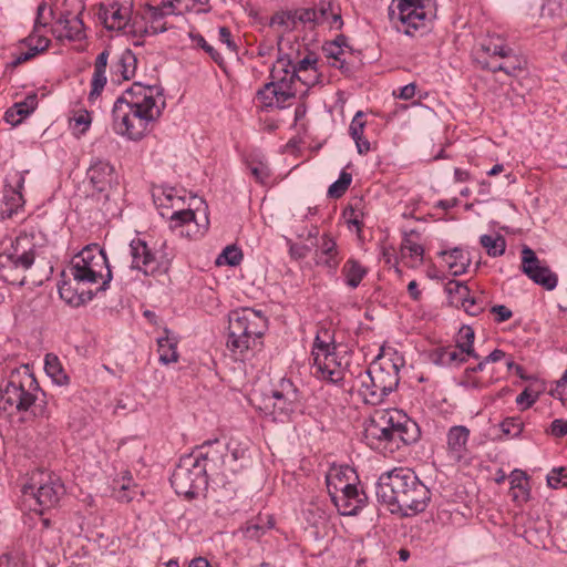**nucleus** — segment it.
I'll use <instances>...</instances> for the list:
<instances>
[{"mask_svg": "<svg viewBox=\"0 0 567 567\" xmlns=\"http://www.w3.org/2000/svg\"><path fill=\"white\" fill-rule=\"evenodd\" d=\"M164 106L165 101L158 86L136 82L114 102L113 130L131 141H140L153 130Z\"/></svg>", "mask_w": 567, "mask_h": 567, "instance_id": "obj_1", "label": "nucleus"}, {"mask_svg": "<svg viewBox=\"0 0 567 567\" xmlns=\"http://www.w3.org/2000/svg\"><path fill=\"white\" fill-rule=\"evenodd\" d=\"M72 280L59 286V295L66 303L79 307L100 292L105 291L112 280L106 254L97 244L85 246L70 264Z\"/></svg>", "mask_w": 567, "mask_h": 567, "instance_id": "obj_2", "label": "nucleus"}, {"mask_svg": "<svg viewBox=\"0 0 567 567\" xmlns=\"http://www.w3.org/2000/svg\"><path fill=\"white\" fill-rule=\"evenodd\" d=\"M375 495L392 514L405 517L424 512L431 501L429 487L408 467H395L381 474Z\"/></svg>", "mask_w": 567, "mask_h": 567, "instance_id": "obj_3", "label": "nucleus"}, {"mask_svg": "<svg viewBox=\"0 0 567 567\" xmlns=\"http://www.w3.org/2000/svg\"><path fill=\"white\" fill-rule=\"evenodd\" d=\"M420 434L416 422L396 409L374 411L364 427L365 443L384 454L415 443Z\"/></svg>", "mask_w": 567, "mask_h": 567, "instance_id": "obj_4", "label": "nucleus"}, {"mask_svg": "<svg viewBox=\"0 0 567 567\" xmlns=\"http://www.w3.org/2000/svg\"><path fill=\"white\" fill-rule=\"evenodd\" d=\"M45 396L30 367L23 364L11 370L0 399L4 410L31 411L37 417L49 419L51 411Z\"/></svg>", "mask_w": 567, "mask_h": 567, "instance_id": "obj_5", "label": "nucleus"}, {"mask_svg": "<svg viewBox=\"0 0 567 567\" xmlns=\"http://www.w3.org/2000/svg\"><path fill=\"white\" fill-rule=\"evenodd\" d=\"M268 328L267 318L257 310L243 308L229 315L227 348L236 359L244 360L249 350L261 346Z\"/></svg>", "mask_w": 567, "mask_h": 567, "instance_id": "obj_6", "label": "nucleus"}, {"mask_svg": "<svg viewBox=\"0 0 567 567\" xmlns=\"http://www.w3.org/2000/svg\"><path fill=\"white\" fill-rule=\"evenodd\" d=\"M403 359L396 353L392 357L379 355L370 368L361 374L359 393L368 404H379L394 391L400 382V367Z\"/></svg>", "mask_w": 567, "mask_h": 567, "instance_id": "obj_7", "label": "nucleus"}, {"mask_svg": "<svg viewBox=\"0 0 567 567\" xmlns=\"http://www.w3.org/2000/svg\"><path fill=\"white\" fill-rule=\"evenodd\" d=\"M154 204L159 208H174L168 217L169 228L178 231L179 236L192 239L202 237L207 230L208 218L205 216L204 224H198L194 210L183 208L184 197L177 195L174 187L158 186L153 189Z\"/></svg>", "mask_w": 567, "mask_h": 567, "instance_id": "obj_8", "label": "nucleus"}, {"mask_svg": "<svg viewBox=\"0 0 567 567\" xmlns=\"http://www.w3.org/2000/svg\"><path fill=\"white\" fill-rule=\"evenodd\" d=\"M474 58L482 68L494 73L504 72L508 76L516 75L526 66V60L516 54L497 34L484 38L475 51Z\"/></svg>", "mask_w": 567, "mask_h": 567, "instance_id": "obj_9", "label": "nucleus"}, {"mask_svg": "<svg viewBox=\"0 0 567 567\" xmlns=\"http://www.w3.org/2000/svg\"><path fill=\"white\" fill-rule=\"evenodd\" d=\"M311 357L313 360L311 373L319 380H324L333 384L341 382L346 374L348 361L340 357L329 330L318 331Z\"/></svg>", "mask_w": 567, "mask_h": 567, "instance_id": "obj_10", "label": "nucleus"}, {"mask_svg": "<svg viewBox=\"0 0 567 567\" xmlns=\"http://www.w3.org/2000/svg\"><path fill=\"white\" fill-rule=\"evenodd\" d=\"M28 235H20L7 252L0 254V276L12 285L24 286V272L34 264L35 250Z\"/></svg>", "mask_w": 567, "mask_h": 567, "instance_id": "obj_11", "label": "nucleus"}, {"mask_svg": "<svg viewBox=\"0 0 567 567\" xmlns=\"http://www.w3.org/2000/svg\"><path fill=\"white\" fill-rule=\"evenodd\" d=\"M194 454L181 458L172 476V487L178 495L194 497L207 484V465L198 462Z\"/></svg>", "mask_w": 567, "mask_h": 567, "instance_id": "obj_12", "label": "nucleus"}, {"mask_svg": "<svg viewBox=\"0 0 567 567\" xmlns=\"http://www.w3.org/2000/svg\"><path fill=\"white\" fill-rule=\"evenodd\" d=\"M474 330L463 324V364H466L463 373V386H481L483 382L475 373L482 371L487 362H498L506 357L505 352L499 349L484 357L480 349L474 347Z\"/></svg>", "mask_w": 567, "mask_h": 567, "instance_id": "obj_13", "label": "nucleus"}, {"mask_svg": "<svg viewBox=\"0 0 567 567\" xmlns=\"http://www.w3.org/2000/svg\"><path fill=\"white\" fill-rule=\"evenodd\" d=\"M21 491L24 496H32L42 508L55 506L65 493L60 478L44 471L32 472Z\"/></svg>", "mask_w": 567, "mask_h": 567, "instance_id": "obj_14", "label": "nucleus"}, {"mask_svg": "<svg viewBox=\"0 0 567 567\" xmlns=\"http://www.w3.org/2000/svg\"><path fill=\"white\" fill-rule=\"evenodd\" d=\"M434 0H392L389 17L392 22L399 21L405 27L404 32L413 34L412 30L424 27L432 17Z\"/></svg>", "mask_w": 567, "mask_h": 567, "instance_id": "obj_15", "label": "nucleus"}, {"mask_svg": "<svg viewBox=\"0 0 567 567\" xmlns=\"http://www.w3.org/2000/svg\"><path fill=\"white\" fill-rule=\"evenodd\" d=\"M295 28L302 24L309 30L326 27L329 30H340L343 21L339 11L333 10L332 0H322L318 8H299L292 10Z\"/></svg>", "mask_w": 567, "mask_h": 567, "instance_id": "obj_16", "label": "nucleus"}, {"mask_svg": "<svg viewBox=\"0 0 567 567\" xmlns=\"http://www.w3.org/2000/svg\"><path fill=\"white\" fill-rule=\"evenodd\" d=\"M522 271L535 284L547 290H553L558 284V277L548 266L538 259L528 246L522 249Z\"/></svg>", "mask_w": 567, "mask_h": 567, "instance_id": "obj_17", "label": "nucleus"}, {"mask_svg": "<svg viewBox=\"0 0 567 567\" xmlns=\"http://www.w3.org/2000/svg\"><path fill=\"white\" fill-rule=\"evenodd\" d=\"M131 269L144 276H155L162 271L163 262L145 240L134 238L130 243Z\"/></svg>", "mask_w": 567, "mask_h": 567, "instance_id": "obj_18", "label": "nucleus"}, {"mask_svg": "<svg viewBox=\"0 0 567 567\" xmlns=\"http://www.w3.org/2000/svg\"><path fill=\"white\" fill-rule=\"evenodd\" d=\"M331 501L341 515L351 516L357 515L367 505L368 496L354 482L332 496Z\"/></svg>", "mask_w": 567, "mask_h": 567, "instance_id": "obj_19", "label": "nucleus"}, {"mask_svg": "<svg viewBox=\"0 0 567 567\" xmlns=\"http://www.w3.org/2000/svg\"><path fill=\"white\" fill-rule=\"evenodd\" d=\"M51 33L58 40L80 41L85 38L84 24L80 14L65 11L59 16L51 28Z\"/></svg>", "mask_w": 567, "mask_h": 567, "instance_id": "obj_20", "label": "nucleus"}, {"mask_svg": "<svg viewBox=\"0 0 567 567\" xmlns=\"http://www.w3.org/2000/svg\"><path fill=\"white\" fill-rule=\"evenodd\" d=\"M86 175L94 189L100 193L109 192L117 184V175L114 167L103 159L93 161L87 168Z\"/></svg>", "mask_w": 567, "mask_h": 567, "instance_id": "obj_21", "label": "nucleus"}, {"mask_svg": "<svg viewBox=\"0 0 567 567\" xmlns=\"http://www.w3.org/2000/svg\"><path fill=\"white\" fill-rule=\"evenodd\" d=\"M16 176V186L6 188L0 202V219L2 220L18 215L19 210L22 209L24 205V198L21 193L24 185V176L20 174H17Z\"/></svg>", "mask_w": 567, "mask_h": 567, "instance_id": "obj_22", "label": "nucleus"}, {"mask_svg": "<svg viewBox=\"0 0 567 567\" xmlns=\"http://www.w3.org/2000/svg\"><path fill=\"white\" fill-rule=\"evenodd\" d=\"M225 451L226 446L221 444L218 439H215L213 441L205 442L193 454L195 455V457H199L198 462H202L203 464H208L207 472L210 471L212 473H215L219 467V463L223 465L226 464Z\"/></svg>", "mask_w": 567, "mask_h": 567, "instance_id": "obj_23", "label": "nucleus"}, {"mask_svg": "<svg viewBox=\"0 0 567 567\" xmlns=\"http://www.w3.org/2000/svg\"><path fill=\"white\" fill-rule=\"evenodd\" d=\"M357 481L358 475L354 468L348 465L332 466L326 475L327 489L330 497Z\"/></svg>", "mask_w": 567, "mask_h": 567, "instance_id": "obj_24", "label": "nucleus"}, {"mask_svg": "<svg viewBox=\"0 0 567 567\" xmlns=\"http://www.w3.org/2000/svg\"><path fill=\"white\" fill-rule=\"evenodd\" d=\"M318 59L315 53L309 52L301 60L292 58L291 79H298L299 83L310 87L318 80L316 64Z\"/></svg>", "mask_w": 567, "mask_h": 567, "instance_id": "obj_25", "label": "nucleus"}, {"mask_svg": "<svg viewBox=\"0 0 567 567\" xmlns=\"http://www.w3.org/2000/svg\"><path fill=\"white\" fill-rule=\"evenodd\" d=\"M340 259L337 243L332 237L324 234L315 252L316 264L336 271L340 264Z\"/></svg>", "mask_w": 567, "mask_h": 567, "instance_id": "obj_26", "label": "nucleus"}, {"mask_svg": "<svg viewBox=\"0 0 567 567\" xmlns=\"http://www.w3.org/2000/svg\"><path fill=\"white\" fill-rule=\"evenodd\" d=\"M99 14L109 30H123L130 21V9L123 8L116 2L109 7L102 6Z\"/></svg>", "mask_w": 567, "mask_h": 567, "instance_id": "obj_27", "label": "nucleus"}, {"mask_svg": "<svg viewBox=\"0 0 567 567\" xmlns=\"http://www.w3.org/2000/svg\"><path fill=\"white\" fill-rule=\"evenodd\" d=\"M461 462V425L452 426L446 434L443 466H455Z\"/></svg>", "mask_w": 567, "mask_h": 567, "instance_id": "obj_28", "label": "nucleus"}, {"mask_svg": "<svg viewBox=\"0 0 567 567\" xmlns=\"http://www.w3.org/2000/svg\"><path fill=\"white\" fill-rule=\"evenodd\" d=\"M37 105L38 96L30 94L23 101L17 102L8 109L4 113V120L12 126H17L35 110Z\"/></svg>", "mask_w": 567, "mask_h": 567, "instance_id": "obj_29", "label": "nucleus"}, {"mask_svg": "<svg viewBox=\"0 0 567 567\" xmlns=\"http://www.w3.org/2000/svg\"><path fill=\"white\" fill-rule=\"evenodd\" d=\"M110 52L109 50H103L95 59L94 62V72L91 81V92L89 94V100L92 101L100 96L105 84H106V66L109 60Z\"/></svg>", "mask_w": 567, "mask_h": 567, "instance_id": "obj_30", "label": "nucleus"}, {"mask_svg": "<svg viewBox=\"0 0 567 567\" xmlns=\"http://www.w3.org/2000/svg\"><path fill=\"white\" fill-rule=\"evenodd\" d=\"M271 399L274 400L272 402V411H271V414H274V417L275 419H287L290 416L291 413H293L300 402H301V396H286L285 395H280V394H275L272 393L271 394Z\"/></svg>", "mask_w": 567, "mask_h": 567, "instance_id": "obj_31", "label": "nucleus"}, {"mask_svg": "<svg viewBox=\"0 0 567 567\" xmlns=\"http://www.w3.org/2000/svg\"><path fill=\"white\" fill-rule=\"evenodd\" d=\"M292 56L287 54L278 58L271 69L272 83H286L288 85L297 86L298 79H291Z\"/></svg>", "mask_w": 567, "mask_h": 567, "instance_id": "obj_32", "label": "nucleus"}, {"mask_svg": "<svg viewBox=\"0 0 567 567\" xmlns=\"http://www.w3.org/2000/svg\"><path fill=\"white\" fill-rule=\"evenodd\" d=\"M437 259L440 268L446 271L449 276L457 277L461 275V249L458 247L440 250Z\"/></svg>", "mask_w": 567, "mask_h": 567, "instance_id": "obj_33", "label": "nucleus"}, {"mask_svg": "<svg viewBox=\"0 0 567 567\" xmlns=\"http://www.w3.org/2000/svg\"><path fill=\"white\" fill-rule=\"evenodd\" d=\"M486 306V298L476 291H472L468 282H463V311L475 317L478 316Z\"/></svg>", "mask_w": 567, "mask_h": 567, "instance_id": "obj_34", "label": "nucleus"}, {"mask_svg": "<svg viewBox=\"0 0 567 567\" xmlns=\"http://www.w3.org/2000/svg\"><path fill=\"white\" fill-rule=\"evenodd\" d=\"M44 371L51 380L58 385H68L70 378L64 371L62 363L58 355L47 353L44 357Z\"/></svg>", "mask_w": 567, "mask_h": 567, "instance_id": "obj_35", "label": "nucleus"}, {"mask_svg": "<svg viewBox=\"0 0 567 567\" xmlns=\"http://www.w3.org/2000/svg\"><path fill=\"white\" fill-rule=\"evenodd\" d=\"M461 343L456 341L454 346L437 348L433 353V361L444 367L458 368L461 364Z\"/></svg>", "mask_w": 567, "mask_h": 567, "instance_id": "obj_36", "label": "nucleus"}, {"mask_svg": "<svg viewBox=\"0 0 567 567\" xmlns=\"http://www.w3.org/2000/svg\"><path fill=\"white\" fill-rule=\"evenodd\" d=\"M341 272L346 279V284L350 288L354 289L360 285L362 279L367 276L368 270L364 266L361 265L360 261H358L357 259L350 258L344 262Z\"/></svg>", "mask_w": 567, "mask_h": 567, "instance_id": "obj_37", "label": "nucleus"}, {"mask_svg": "<svg viewBox=\"0 0 567 567\" xmlns=\"http://www.w3.org/2000/svg\"><path fill=\"white\" fill-rule=\"evenodd\" d=\"M275 520L274 517L269 514H259L256 518L247 522L245 527V535L251 539H258L261 537L268 529L274 528Z\"/></svg>", "mask_w": 567, "mask_h": 567, "instance_id": "obj_38", "label": "nucleus"}, {"mask_svg": "<svg viewBox=\"0 0 567 567\" xmlns=\"http://www.w3.org/2000/svg\"><path fill=\"white\" fill-rule=\"evenodd\" d=\"M166 336L157 339L159 362L162 364L175 363L178 361L177 340L168 336V330H165Z\"/></svg>", "mask_w": 567, "mask_h": 567, "instance_id": "obj_39", "label": "nucleus"}, {"mask_svg": "<svg viewBox=\"0 0 567 567\" xmlns=\"http://www.w3.org/2000/svg\"><path fill=\"white\" fill-rule=\"evenodd\" d=\"M165 12L163 8L155 6H147L145 9L144 18L150 23L148 27L144 29V33L147 34H157L167 30L164 20Z\"/></svg>", "mask_w": 567, "mask_h": 567, "instance_id": "obj_40", "label": "nucleus"}, {"mask_svg": "<svg viewBox=\"0 0 567 567\" xmlns=\"http://www.w3.org/2000/svg\"><path fill=\"white\" fill-rule=\"evenodd\" d=\"M136 58L131 50H125L114 66V74L123 80H130L135 73Z\"/></svg>", "mask_w": 567, "mask_h": 567, "instance_id": "obj_41", "label": "nucleus"}, {"mask_svg": "<svg viewBox=\"0 0 567 567\" xmlns=\"http://www.w3.org/2000/svg\"><path fill=\"white\" fill-rule=\"evenodd\" d=\"M246 165L257 183H267L271 174L267 161L264 158L249 157L246 159Z\"/></svg>", "mask_w": 567, "mask_h": 567, "instance_id": "obj_42", "label": "nucleus"}, {"mask_svg": "<svg viewBox=\"0 0 567 567\" xmlns=\"http://www.w3.org/2000/svg\"><path fill=\"white\" fill-rule=\"evenodd\" d=\"M480 241L491 257H499L505 252L506 240L501 235H483Z\"/></svg>", "mask_w": 567, "mask_h": 567, "instance_id": "obj_43", "label": "nucleus"}, {"mask_svg": "<svg viewBox=\"0 0 567 567\" xmlns=\"http://www.w3.org/2000/svg\"><path fill=\"white\" fill-rule=\"evenodd\" d=\"M445 279L444 293L446 296L447 303L449 306L458 309L461 307V280L456 277L449 278L447 276Z\"/></svg>", "mask_w": 567, "mask_h": 567, "instance_id": "obj_44", "label": "nucleus"}, {"mask_svg": "<svg viewBox=\"0 0 567 567\" xmlns=\"http://www.w3.org/2000/svg\"><path fill=\"white\" fill-rule=\"evenodd\" d=\"M257 99L260 101L264 109H276L278 107V99L276 97V85L272 82H269L264 85L257 92Z\"/></svg>", "mask_w": 567, "mask_h": 567, "instance_id": "obj_45", "label": "nucleus"}, {"mask_svg": "<svg viewBox=\"0 0 567 567\" xmlns=\"http://www.w3.org/2000/svg\"><path fill=\"white\" fill-rule=\"evenodd\" d=\"M352 182V175L344 171L341 172L339 178L328 188V195L331 198H340L349 188Z\"/></svg>", "mask_w": 567, "mask_h": 567, "instance_id": "obj_46", "label": "nucleus"}, {"mask_svg": "<svg viewBox=\"0 0 567 567\" xmlns=\"http://www.w3.org/2000/svg\"><path fill=\"white\" fill-rule=\"evenodd\" d=\"M276 85V97L278 99V107L284 109L289 105V101L295 99L298 87L288 85L286 83H275Z\"/></svg>", "mask_w": 567, "mask_h": 567, "instance_id": "obj_47", "label": "nucleus"}, {"mask_svg": "<svg viewBox=\"0 0 567 567\" xmlns=\"http://www.w3.org/2000/svg\"><path fill=\"white\" fill-rule=\"evenodd\" d=\"M243 260V252L236 246H227L217 258L218 265L238 266Z\"/></svg>", "mask_w": 567, "mask_h": 567, "instance_id": "obj_48", "label": "nucleus"}, {"mask_svg": "<svg viewBox=\"0 0 567 567\" xmlns=\"http://www.w3.org/2000/svg\"><path fill=\"white\" fill-rule=\"evenodd\" d=\"M502 431L509 437H518L524 429V422L519 416L506 417L501 423Z\"/></svg>", "mask_w": 567, "mask_h": 567, "instance_id": "obj_49", "label": "nucleus"}, {"mask_svg": "<svg viewBox=\"0 0 567 567\" xmlns=\"http://www.w3.org/2000/svg\"><path fill=\"white\" fill-rule=\"evenodd\" d=\"M270 25H279L287 31L295 30L296 28L295 20L292 18V10L275 13L270 19Z\"/></svg>", "mask_w": 567, "mask_h": 567, "instance_id": "obj_50", "label": "nucleus"}, {"mask_svg": "<svg viewBox=\"0 0 567 567\" xmlns=\"http://www.w3.org/2000/svg\"><path fill=\"white\" fill-rule=\"evenodd\" d=\"M23 43L25 45L37 47V49L44 52L50 45V40L41 34L39 29L33 28L32 33L23 40Z\"/></svg>", "mask_w": 567, "mask_h": 567, "instance_id": "obj_51", "label": "nucleus"}, {"mask_svg": "<svg viewBox=\"0 0 567 567\" xmlns=\"http://www.w3.org/2000/svg\"><path fill=\"white\" fill-rule=\"evenodd\" d=\"M551 396L559 400L561 405L567 409V370L556 382V386L550 391Z\"/></svg>", "mask_w": 567, "mask_h": 567, "instance_id": "obj_52", "label": "nucleus"}, {"mask_svg": "<svg viewBox=\"0 0 567 567\" xmlns=\"http://www.w3.org/2000/svg\"><path fill=\"white\" fill-rule=\"evenodd\" d=\"M0 567H29V565L24 556L9 553L0 556Z\"/></svg>", "mask_w": 567, "mask_h": 567, "instance_id": "obj_53", "label": "nucleus"}, {"mask_svg": "<svg viewBox=\"0 0 567 567\" xmlns=\"http://www.w3.org/2000/svg\"><path fill=\"white\" fill-rule=\"evenodd\" d=\"M271 393L280 394L286 396H301V393L297 389V386L292 383L289 379H281L278 383V385L272 390Z\"/></svg>", "mask_w": 567, "mask_h": 567, "instance_id": "obj_54", "label": "nucleus"}, {"mask_svg": "<svg viewBox=\"0 0 567 567\" xmlns=\"http://www.w3.org/2000/svg\"><path fill=\"white\" fill-rule=\"evenodd\" d=\"M567 467L553 468L547 475V484L553 488H558L560 485H566Z\"/></svg>", "mask_w": 567, "mask_h": 567, "instance_id": "obj_55", "label": "nucleus"}, {"mask_svg": "<svg viewBox=\"0 0 567 567\" xmlns=\"http://www.w3.org/2000/svg\"><path fill=\"white\" fill-rule=\"evenodd\" d=\"M538 400V393L532 391L529 388H526L516 398L517 405L520 406V410H526L530 408Z\"/></svg>", "mask_w": 567, "mask_h": 567, "instance_id": "obj_56", "label": "nucleus"}, {"mask_svg": "<svg viewBox=\"0 0 567 567\" xmlns=\"http://www.w3.org/2000/svg\"><path fill=\"white\" fill-rule=\"evenodd\" d=\"M192 38L196 42V44L200 47L203 50H205V52L208 53L216 63H223V56L210 44L207 43L203 35L196 34Z\"/></svg>", "mask_w": 567, "mask_h": 567, "instance_id": "obj_57", "label": "nucleus"}, {"mask_svg": "<svg viewBox=\"0 0 567 567\" xmlns=\"http://www.w3.org/2000/svg\"><path fill=\"white\" fill-rule=\"evenodd\" d=\"M402 250L408 251L410 257H412L416 260H422V258H423V254H424L423 247L420 244L412 241L408 237L404 238V240L402 243Z\"/></svg>", "mask_w": 567, "mask_h": 567, "instance_id": "obj_58", "label": "nucleus"}, {"mask_svg": "<svg viewBox=\"0 0 567 567\" xmlns=\"http://www.w3.org/2000/svg\"><path fill=\"white\" fill-rule=\"evenodd\" d=\"M364 126L365 122L363 121V112L359 111L353 116L349 127L351 137H360L361 135H363Z\"/></svg>", "mask_w": 567, "mask_h": 567, "instance_id": "obj_59", "label": "nucleus"}, {"mask_svg": "<svg viewBox=\"0 0 567 567\" xmlns=\"http://www.w3.org/2000/svg\"><path fill=\"white\" fill-rule=\"evenodd\" d=\"M457 204H458V200L455 197L450 198V199H442L435 204V208L442 209L444 212L445 219H455L456 217H455V215L451 214V210L453 208H456Z\"/></svg>", "mask_w": 567, "mask_h": 567, "instance_id": "obj_60", "label": "nucleus"}, {"mask_svg": "<svg viewBox=\"0 0 567 567\" xmlns=\"http://www.w3.org/2000/svg\"><path fill=\"white\" fill-rule=\"evenodd\" d=\"M491 312L495 316L494 320L497 323L505 322L513 317L512 310L504 305L493 306Z\"/></svg>", "mask_w": 567, "mask_h": 567, "instance_id": "obj_61", "label": "nucleus"}, {"mask_svg": "<svg viewBox=\"0 0 567 567\" xmlns=\"http://www.w3.org/2000/svg\"><path fill=\"white\" fill-rule=\"evenodd\" d=\"M219 41L224 43L230 52H237V45L231 38L230 30L227 27H220L218 30Z\"/></svg>", "mask_w": 567, "mask_h": 567, "instance_id": "obj_62", "label": "nucleus"}, {"mask_svg": "<svg viewBox=\"0 0 567 567\" xmlns=\"http://www.w3.org/2000/svg\"><path fill=\"white\" fill-rule=\"evenodd\" d=\"M288 243H289V254H290L291 258H293V259H303L310 252V247L307 245L293 244L290 240Z\"/></svg>", "mask_w": 567, "mask_h": 567, "instance_id": "obj_63", "label": "nucleus"}, {"mask_svg": "<svg viewBox=\"0 0 567 567\" xmlns=\"http://www.w3.org/2000/svg\"><path fill=\"white\" fill-rule=\"evenodd\" d=\"M550 434L555 437H563L567 434V420L556 419L550 424Z\"/></svg>", "mask_w": 567, "mask_h": 567, "instance_id": "obj_64", "label": "nucleus"}]
</instances>
